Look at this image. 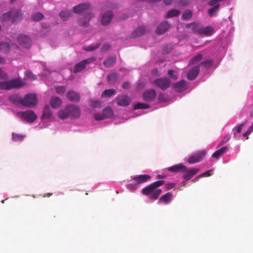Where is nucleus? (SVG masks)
<instances>
[{"label":"nucleus","instance_id":"79ce46f5","mask_svg":"<svg viewBox=\"0 0 253 253\" xmlns=\"http://www.w3.org/2000/svg\"><path fill=\"white\" fill-rule=\"evenodd\" d=\"M212 63L211 60L209 59L201 62L200 65L204 66L206 69H209L211 66Z\"/></svg>","mask_w":253,"mask_h":253},{"label":"nucleus","instance_id":"5701e85b","mask_svg":"<svg viewBox=\"0 0 253 253\" xmlns=\"http://www.w3.org/2000/svg\"><path fill=\"white\" fill-rule=\"evenodd\" d=\"M199 171V169H192L187 171L186 173L183 175V178L186 180H190L191 177L197 174Z\"/></svg>","mask_w":253,"mask_h":253},{"label":"nucleus","instance_id":"7ed1b4c3","mask_svg":"<svg viewBox=\"0 0 253 253\" xmlns=\"http://www.w3.org/2000/svg\"><path fill=\"white\" fill-rule=\"evenodd\" d=\"M81 115L80 108L74 105H67L63 110L58 112V116L61 119H65L69 117L78 118Z\"/></svg>","mask_w":253,"mask_h":253},{"label":"nucleus","instance_id":"bb28decb","mask_svg":"<svg viewBox=\"0 0 253 253\" xmlns=\"http://www.w3.org/2000/svg\"><path fill=\"white\" fill-rule=\"evenodd\" d=\"M50 103L53 108H56L61 104L62 101L58 97L52 96L50 99Z\"/></svg>","mask_w":253,"mask_h":253},{"label":"nucleus","instance_id":"20e7f679","mask_svg":"<svg viewBox=\"0 0 253 253\" xmlns=\"http://www.w3.org/2000/svg\"><path fill=\"white\" fill-rule=\"evenodd\" d=\"M25 84L20 79H13L5 82H0V89L10 90L24 86Z\"/></svg>","mask_w":253,"mask_h":253},{"label":"nucleus","instance_id":"a18cd8bd","mask_svg":"<svg viewBox=\"0 0 253 253\" xmlns=\"http://www.w3.org/2000/svg\"><path fill=\"white\" fill-rule=\"evenodd\" d=\"M98 46H99V45H97L95 46L90 45L87 46L85 47H84V49L86 51H93V50H95L96 49H97L98 47Z\"/></svg>","mask_w":253,"mask_h":253},{"label":"nucleus","instance_id":"473e14b6","mask_svg":"<svg viewBox=\"0 0 253 253\" xmlns=\"http://www.w3.org/2000/svg\"><path fill=\"white\" fill-rule=\"evenodd\" d=\"M180 13V11L179 10H177L175 9H172L170 10H169L168 13H167V15L166 16V17L167 18H171L174 16H177L179 15Z\"/></svg>","mask_w":253,"mask_h":253},{"label":"nucleus","instance_id":"f8f14e48","mask_svg":"<svg viewBox=\"0 0 253 253\" xmlns=\"http://www.w3.org/2000/svg\"><path fill=\"white\" fill-rule=\"evenodd\" d=\"M156 97V92L154 89L146 90L143 94V99L145 101L150 102L153 101Z\"/></svg>","mask_w":253,"mask_h":253},{"label":"nucleus","instance_id":"ddd939ff","mask_svg":"<svg viewBox=\"0 0 253 253\" xmlns=\"http://www.w3.org/2000/svg\"><path fill=\"white\" fill-rule=\"evenodd\" d=\"M118 105L121 106H127L130 103V99L126 95H122L116 98Z\"/></svg>","mask_w":253,"mask_h":253},{"label":"nucleus","instance_id":"338daca9","mask_svg":"<svg viewBox=\"0 0 253 253\" xmlns=\"http://www.w3.org/2000/svg\"><path fill=\"white\" fill-rule=\"evenodd\" d=\"M193 24H194V23L187 24L186 25V27L187 28H191V26H192Z\"/></svg>","mask_w":253,"mask_h":253},{"label":"nucleus","instance_id":"bf43d9fd","mask_svg":"<svg viewBox=\"0 0 253 253\" xmlns=\"http://www.w3.org/2000/svg\"><path fill=\"white\" fill-rule=\"evenodd\" d=\"M100 103L99 101H92V103L91 104V106L93 107H96L98 105H100Z\"/></svg>","mask_w":253,"mask_h":253},{"label":"nucleus","instance_id":"f257e3e1","mask_svg":"<svg viewBox=\"0 0 253 253\" xmlns=\"http://www.w3.org/2000/svg\"><path fill=\"white\" fill-rule=\"evenodd\" d=\"M165 181L163 180L155 181L142 189V193L148 196L150 199L156 200L162 193L161 189L158 188L163 185Z\"/></svg>","mask_w":253,"mask_h":253},{"label":"nucleus","instance_id":"603ef678","mask_svg":"<svg viewBox=\"0 0 253 253\" xmlns=\"http://www.w3.org/2000/svg\"><path fill=\"white\" fill-rule=\"evenodd\" d=\"M175 185H176L175 183H172V182L167 183L165 185L166 189L167 190H169L173 188L175 186Z\"/></svg>","mask_w":253,"mask_h":253},{"label":"nucleus","instance_id":"423d86ee","mask_svg":"<svg viewBox=\"0 0 253 253\" xmlns=\"http://www.w3.org/2000/svg\"><path fill=\"white\" fill-rule=\"evenodd\" d=\"M153 84L162 90H164L170 86L171 81L169 78L167 77L161 78L155 80L153 82Z\"/></svg>","mask_w":253,"mask_h":253},{"label":"nucleus","instance_id":"a211bd4d","mask_svg":"<svg viewBox=\"0 0 253 253\" xmlns=\"http://www.w3.org/2000/svg\"><path fill=\"white\" fill-rule=\"evenodd\" d=\"M68 100L74 102H78L80 100V94L73 90L69 91L66 94Z\"/></svg>","mask_w":253,"mask_h":253},{"label":"nucleus","instance_id":"69168bd1","mask_svg":"<svg viewBox=\"0 0 253 253\" xmlns=\"http://www.w3.org/2000/svg\"><path fill=\"white\" fill-rule=\"evenodd\" d=\"M52 195V193H46V194H44V195L43 196V197H50V196Z\"/></svg>","mask_w":253,"mask_h":253},{"label":"nucleus","instance_id":"09e8293b","mask_svg":"<svg viewBox=\"0 0 253 253\" xmlns=\"http://www.w3.org/2000/svg\"><path fill=\"white\" fill-rule=\"evenodd\" d=\"M174 71L172 70H169L168 71V75L172 79L174 80H176L177 77L176 75H174Z\"/></svg>","mask_w":253,"mask_h":253},{"label":"nucleus","instance_id":"393cba45","mask_svg":"<svg viewBox=\"0 0 253 253\" xmlns=\"http://www.w3.org/2000/svg\"><path fill=\"white\" fill-rule=\"evenodd\" d=\"M146 32V29L143 27H139L137 29H136L135 30L133 31V32L131 34V37L132 38H136L138 37H140L142 35H143Z\"/></svg>","mask_w":253,"mask_h":253},{"label":"nucleus","instance_id":"774afa93","mask_svg":"<svg viewBox=\"0 0 253 253\" xmlns=\"http://www.w3.org/2000/svg\"><path fill=\"white\" fill-rule=\"evenodd\" d=\"M166 5H169L170 4V1H165Z\"/></svg>","mask_w":253,"mask_h":253},{"label":"nucleus","instance_id":"6ab92c4d","mask_svg":"<svg viewBox=\"0 0 253 253\" xmlns=\"http://www.w3.org/2000/svg\"><path fill=\"white\" fill-rule=\"evenodd\" d=\"M151 179L148 174H141L132 177V180L137 184H141L147 182Z\"/></svg>","mask_w":253,"mask_h":253},{"label":"nucleus","instance_id":"2eb2a0df","mask_svg":"<svg viewBox=\"0 0 253 253\" xmlns=\"http://www.w3.org/2000/svg\"><path fill=\"white\" fill-rule=\"evenodd\" d=\"M200 72V65L194 66L190 69L187 74V77L189 80H194L198 75Z\"/></svg>","mask_w":253,"mask_h":253},{"label":"nucleus","instance_id":"8fccbe9b","mask_svg":"<svg viewBox=\"0 0 253 253\" xmlns=\"http://www.w3.org/2000/svg\"><path fill=\"white\" fill-rule=\"evenodd\" d=\"M200 28H199L198 25L195 23L192 25V31L194 33H198L199 34V30Z\"/></svg>","mask_w":253,"mask_h":253},{"label":"nucleus","instance_id":"3c124183","mask_svg":"<svg viewBox=\"0 0 253 253\" xmlns=\"http://www.w3.org/2000/svg\"><path fill=\"white\" fill-rule=\"evenodd\" d=\"M26 76L27 78L32 80H36L37 77L36 76L34 75L31 72L27 71L26 72Z\"/></svg>","mask_w":253,"mask_h":253},{"label":"nucleus","instance_id":"37998d69","mask_svg":"<svg viewBox=\"0 0 253 253\" xmlns=\"http://www.w3.org/2000/svg\"><path fill=\"white\" fill-rule=\"evenodd\" d=\"M192 16V13L189 10H187L184 12L182 14V18L184 20L190 19Z\"/></svg>","mask_w":253,"mask_h":253},{"label":"nucleus","instance_id":"2f4dec72","mask_svg":"<svg viewBox=\"0 0 253 253\" xmlns=\"http://www.w3.org/2000/svg\"><path fill=\"white\" fill-rule=\"evenodd\" d=\"M116 91L114 89H105L101 94L102 97H110L116 93Z\"/></svg>","mask_w":253,"mask_h":253},{"label":"nucleus","instance_id":"4c0bfd02","mask_svg":"<svg viewBox=\"0 0 253 253\" xmlns=\"http://www.w3.org/2000/svg\"><path fill=\"white\" fill-rule=\"evenodd\" d=\"M11 10L8 12H6L2 15L1 16V21H7L11 20Z\"/></svg>","mask_w":253,"mask_h":253},{"label":"nucleus","instance_id":"680f3d73","mask_svg":"<svg viewBox=\"0 0 253 253\" xmlns=\"http://www.w3.org/2000/svg\"><path fill=\"white\" fill-rule=\"evenodd\" d=\"M250 133H251L253 131V123L250 126V127L247 130Z\"/></svg>","mask_w":253,"mask_h":253},{"label":"nucleus","instance_id":"13d9d810","mask_svg":"<svg viewBox=\"0 0 253 253\" xmlns=\"http://www.w3.org/2000/svg\"><path fill=\"white\" fill-rule=\"evenodd\" d=\"M110 48V46L109 44H105L103 45V46L102 47V50H103V51L107 50H108Z\"/></svg>","mask_w":253,"mask_h":253},{"label":"nucleus","instance_id":"e2e57ef3","mask_svg":"<svg viewBox=\"0 0 253 253\" xmlns=\"http://www.w3.org/2000/svg\"><path fill=\"white\" fill-rule=\"evenodd\" d=\"M250 134V133L247 130L245 133H244L243 134V136L244 137H246L248 139V135Z\"/></svg>","mask_w":253,"mask_h":253},{"label":"nucleus","instance_id":"b1692460","mask_svg":"<svg viewBox=\"0 0 253 253\" xmlns=\"http://www.w3.org/2000/svg\"><path fill=\"white\" fill-rule=\"evenodd\" d=\"M172 197L173 194L171 192H168L161 197L159 202L168 204L171 201Z\"/></svg>","mask_w":253,"mask_h":253},{"label":"nucleus","instance_id":"6e6d98bb","mask_svg":"<svg viewBox=\"0 0 253 253\" xmlns=\"http://www.w3.org/2000/svg\"><path fill=\"white\" fill-rule=\"evenodd\" d=\"M151 74L154 76H160L159 72L157 68L153 69L151 71Z\"/></svg>","mask_w":253,"mask_h":253},{"label":"nucleus","instance_id":"f704fd0d","mask_svg":"<svg viewBox=\"0 0 253 253\" xmlns=\"http://www.w3.org/2000/svg\"><path fill=\"white\" fill-rule=\"evenodd\" d=\"M203 58V55L201 53H198L195 56L193 57L189 62V65H193L195 63L199 62Z\"/></svg>","mask_w":253,"mask_h":253},{"label":"nucleus","instance_id":"58836bf2","mask_svg":"<svg viewBox=\"0 0 253 253\" xmlns=\"http://www.w3.org/2000/svg\"><path fill=\"white\" fill-rule=\"evenodd\" d=\"M149 107V105L147 104L144 103H138L135 104L134 106V110L137 109H147Z\"/></svg>","mask_w":253,"mask_h":253},{"label":"nucleus","instance_id":"c756f323","mask_svg":"<svg viewBox=\"0 0 253 253\" xmlns=\"http://www.w3.org/2000/svg\"><path fill=\"white\" fill-rule=\"evenodd\" d=\"M102 114L105 119L112 117L113 115V111L110 107H107L103 110Z\"/></svg>","mask_w":253,"mask_h":253},{"label":"nucleus","instance_id":"a19ab883","mask_svg":"<svg viewBox=\"0 0 253 253\" xmlns=\"http://www.w3.org/2000/svg\"><path fill=\"white\" fill-rule=\"evenodd\" d=\"M158 100L161 102H166L169 100V98L166 94L161 93L158 96Z\"/></svg>","mask_w":253,"mask_h":253},{"label":"nucleus","instance_id":"ea45409f","mask_svg":"<svg viewBox=\"0 0 253 253\" xmlns=\"http://www.w3.org/2000/svg\"><path fill=\"white\" fill-rule=\"evenodd\" d=\"M24 137L25 135L20 134L13 133L12 138V140L14 141H20L22 140Z\"/></svg>","mask_w":253,"mask_h":253},{"label":"nucleus","instance_id":"5fc2aeb1","mask_svg":"<svg viewBox=\"0 0 253 253\" xmlns=\"http://www.w3.org/2000/svg\"><path fill=\"white\" fill-rule=\"evenodd\" d=\"M245 125V123H242V124H240L239 125L237 126L236 127H235V129H236V132L238 133H240L241 132V130H242V129L243 128L244 126Z\"/></svg>","mask_w":253,"mask_h":253},{"label":"nucleus","instance_id":"39448f33","mask_svg":"<svg viewBox=\"0 0 253 253\" xmlns=\"http://www.w3.org/2000/svg\"><path fill=\"white\" fill-rule=\"evenodd\" d=\"M16 100L22 105L27 107L35 106L37 103V98L35 94H27L23 98L17 97Z\"/></svg>","mask_w":253,"mask_h":253},{"label":"nucleus","instance_id":"4468645a","mask_svg":"<svg viewBox=\"0 0 253 253\" xmlns=\"http://www.w3.org/2000/svg\"><path fill=\"white\" fill-rule=\"evenodd\" d=\"M113 17V13L111 11H107L103 14L101 17V23L102 25L109 24Z\"/></svg>","mask_w":253,"mask_h":253},{"label":"nucleus","instance_id":"f3484780","mask_svg":"<svg viewBox=\"0 0 253 253\" xmlns=\"http://www.w3.org/2000/svg\"><path fill=\"white\" fill-rule=\"evenodd\" d=\"M22 18V15L20 10L15 9L11 10V21L12 23H17L21 21Z\"/></svg>","mask_w":253,"mask_h":253},{"label":"nucleus","instance_id":"7c9ffc66","mask_svg":"<svg viewBox=\"0 0 253 253\" xmlns=\"http://www.w3.org/2000/svg\"><path fill=\"white\" fill-rule=\"evenodd\" d=\"M52 113L48 105L45 106L43 110L42 117L44 119L50 118Z\"/></svg>","mask_w":253,"mask_h":253},{"label":"nucleus","instance_id":"0eeeda50","mask_svg":"<svg viewBox=\"0 0 253 253\" xmlns=\"http://www.w3.org/2000/svg\"><path fill=\"white\" fill-rule=\"evenodd\" d=\"M18 114L23 121L29 123L34 122L37 118L36 114L32 110L20 112Z\"/></svg>","mask_w":253,"mask_h":253},{"label":"nucleus","instance_id":"9d476101","mask_svg":"<svg viewBox=\"0 0 253 253\" xmlns=\"http://www.w3.org/2000/svg\"><path fill=\"white\" fill-rule=\"evenodd\" d=\"M209 4L211 6L208 11V13L210 17H212L216 15L219 8V1H210Z\"/></svg>","mask_w":253,"mask_h":253},{"label":"nucleus","instance_id":"e433bc0d","mask_svg":"<svg viewBox=\"0 0 253 253\" xmlns=\"http://www.w3.org/2000/svg\"><path fill=\"white\" fill-rule=\"evenodd\" d=\"M118 76L117 74L113 73L110 74L107 76V80L109 82L113 84L114 83L116 80H117Z\"/></svg>","mask_w":253,"mask_h":253},{"label":"nucleus","instance_id":"cd10ccee","mask_svg":"<svg viewBox=\"0 0 253 253\" xmlns=\"http://www.w3.org/2000/svg\"><path fill=\"white\" fill-rule=\"evenodd\" d=\"M72 12L71 10H64L59 13V16L62 18L63 21H66L72 15Z\"/></svg>","mask_w":253,"mask_h":253},{"label":"nucleus","instance_id":"c03bdc74","mask_svg":"<svg viewBox=\"0 0 253 253\" xmlns=\"http://www.w3.org/2000/svg\"><path fill=\"white\" fill-rule=\"evenodd\" d=\"M66 90V87L64 86H58L55 88L56 92L59 94L64 93Z\"/></svg>","mask_w":253,"mask_h":253},{"label":"nucleus","instance_id":"052dcab7","mask_svg":"<svg viewBox=\"0 0 253 253\" xmlns=\"http://www.w3.org/2000/svg\"><path fill=\"white\" fill-rule=\"evenodd\" d=\"M166 177V176L165 175L158 174L157 175V179L165 178Z\"/></svg>","mask_w":253,"mask_h":253},{"label":"nucleus","instance_id":"a878e982","mask_svg":"<svg viewBox=\"0 0 253 253\" xmlns=\"http://www.w3.org/2000/svg\"><path fill=\"white\" fill-rule=\"evenodd\" d=\"M213 32V29L211 26L200 28L199 30V34H204L207 36L211 35Z\"/></svg>","mask_w":253,"mask_h":253},{"label":"nucleus","instance_id":"4d7b16f0","mask_svg":"<svg viewBox=\"0 0 253 253\" xmlns=\"http://www.w3.org/2000/svg\"><path fill=\"white\" fill-rule=\"evenodd\" d=\"M130 86L129 83L127 82H125L123 84L122 87L124 89H128Z\"/></svg>","mask_w":253,"mask_h":253},{"label":"nucleus","instance_id":"6e6552de","mask_svg":"<svg viewBox=\"0 0 253 253\" xmlns=\"http://www.w3.org/2000/svg\"><path fill=\"white\" fill-rule=\"evenodd\" d=\"M94 60H95V58L94 57H91L84 60L81 62L76 64L73 68L72 71L74 73H77L79 72H81L85 68L87 64L91 63Z\"/></svg>","mask_w":253,"mask_h":253},{"label":"nucleus","instance_id":"9b49d317","mask_svg":"<svg viewBox=\"0 0 253 253\" xmlns=\"http://www.w3.org/2000/svg\"><path fill=\"white\" fill-rule=\"evenodd\" d=\"M18 43L23 47L29 48L31 45V41L28 36L20 35L17 38Z\"/></svg>","mask_w":253,"mask_h":253},{"label":"nucleus","instance_id":"c85d7f7f","mask_svg":"<svg viewBox=\"0 0 253 253\" xmlns=\"http://www.w3.org/2000/svg\"><path fill=\"white\" fill-rule=\"evenodd\" d=\"M227 149V146H224L223 147H221V148L217 150L213 153V154L212 155V157H213L217 159L220 156H221L226 152Z\"/></svg>","mask_w":253,"mask_h":253},{"label":"nucleus","instance_id":"864d4df0","mask_svg":"<svg viewBox=\"0 0 253 253\" xmlns=\"http://www.w3.org/2000/svg\"><path fill=\"white\" fill-rule=\"evenodd\" d=\"M210 172H211L210 170L206 171L205 172H204V173L201 174L200 175H198V176H197V179H199L200 177H202L204 176H209L211 175Z\"/></svg>","mask_w":253,"mask_h":253},{"label":"nucleus","instance_id":"dca6fc26","mask_svg":"<svg viewBox=\"0 0 253 253\" xmlns=\"http://www.w3.org/2000/svg\"><path fill=\"white\" fill-rule=\"evenodd\" d=\"M170 25L166 21L161 23L156 29V33L158 35L164 34L170 28Z\"/></svg>","mask_w":253,"mask_h":253},{"label":"nucleus","instance_id":"412c9836","mask_svg":"<svg viewBox=\"0 0 253 253\" xmlns=\"http://www.w3.org/2000/svg\"><path fill=\"white\" fill-rule=\"evenodd\" d=\"M117 60L116 56L115 55L110 56L103 62V65L107 68L113 66Z\"/></svg>","mask_w":253,"mask_h":253},{"label":"nucleus","instance_id":"72a5a7b5","mask_svg":"<svg viewBox=\"0 0 253 253\" xmlns=\"http://www.w3.org/2000/svg\"><path fill=\"white\" fill-rule=\"evenodd\" d=\"M10 46L7 42H0V51L7 53L10 51Z\"/></svg>","mask_w":253,"mask_h":253},{"label":"nucleus","instance_id":"0e129e2a","mask_svg":"<svg viewBox=\"0 0 253 253\" xmlns=\"http://www.w3.org/2000/svg\"><path fill=\"white\" fill-rule=\"evenodd\" d=\"M4 63H5L4 58L0 56V64H3Z\"/></svg>","mask_w":253,"mask_h":253},{"label":"nucleus","instance_id":"aec40b11","mask_svg":"<svg viewBox=\"0 0 253 253\" xmlns=\"http://www.w3.org/2000/svg\"><path fill=\"white\" fill-rule=\"evenodd\" d=\"M167 169L172 172H178L180 171H186L187 170V168L183 164H180L170 167L168 168Z\"/></svg>","mask_w":253,"mask_h":253},{"label":"nucleus","instance_id":"f03ea898","mask_svg":"<svg viewBox=\"0 0 253 253\" xmlns=\"http://www.w3.org/2000/svg\"><path fill=\"white\" fill-rule=\"evenodd\" d=\"M90 5L88 2L78 4L73 8V11L75 13L81 14L85 13L84 20L83 21L82 20H79V25L87 27L88 25L90 20L93 17V14L90 11Z\"/></svg>","mask_w":253,"mask_h":253},{"label":"nucleus","instance_id":"de8ad7c7","mask_svg":"<svg viewBox=\"0 0 253 253\" xmlns=\"http://www.w3.org/2000/svg\"><path fill=\"white\" fill-rule=\"evenodd\" d=\"M94 119L97 121H100L104 119V117L103 116L102 113H95L94 115Z\"/></svg>","mask_w":253,"mask_h":253},{"label":"nucleus","instance_id":"c9c22d12","mask_svg":"<svg viewBox=\"0 0 253 253\" xmlns=\"http://www.w3.org/2000/svg\"><path fill=\"white\" fill-rule=\"evenodd\" d=\"M44 17L43 15L40 12L34 13L32 16V20L34 21H39Z\"/></svg>","mask_w":253,"mask_h":253},{"label":"nucleus","instance_id":"4be33fe9","mask_svg":"<svg viewBox=\"0 0 253 253\" xmlns=\"http://www.w3.org/2000/svg\"><path fill=\"white\" fill-rule=\"evenodd\" d=\"M173 88L177 92H181L184 90L186 87V82L184 80H181L173 84Z\"/></svg>","mask_w":253,"mask_h":253},{"label":"nucleus","instance_id":"1a4fd4ad","mask_svg":"<svg viewBox=\"0 0 253 253\" xmlns=\"http://www.w3.org/2000/svg\"><path fill=\"white\" fill-rule=\"evenodd\" d=\"M207 152L206 150H202L197 152L196 153L190 156L188 159V163L191 164L199 162L206 155Z\"/></svg>","mask_w":253,"mask_h":253},{"label":"nucleus","instance_id":"49530a36","mask_svg":"<svg viewBox=\"0 0 253 253\" xmlns=\"http://www.w3.org/2000/svg\"><path fill=\"white\" fill-rule=\"evenodd\" d=\"M8 78L7 74L0 68V79L6 80Z\"/></svg>","mask_w":253,"mask_h":253}]
</instances>
